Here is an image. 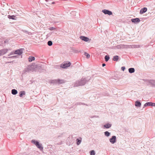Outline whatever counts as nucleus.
I'll list each match as a JSON object with an SVG mask.
<instances>
[{"label":"nucleus","mask_w":155,"mask_h":155,"mask_svg":"<svg viewBox=\"0 0 155 155\" xmlns=\"http://www.w3.org/2000/svg\"><path fill=\"white\" fill-rule=\"evenodd\" d=\"M81 39L85 41H87L89 40V38L85 36H81Z\"/></svg>","instance_id":"9b49d317"},{"label":"nucleus","mask_w":155,"mask_h":155,"mask_svg":"<svg viewBox=\"0 0 155 155\" xmlns=\"http://www.w3.org/2000/svg\"><path fill=\"white\" fill-rule=\"evenodd\" d=\"M125 69V68L124 67H123L121 68V69L123 71H124V70Z\"/></svg>","instance_id":"a878e982"},{"label":"nucleus","mask_w":155,"mask_h":155,"mask_svg":"<svg viewBox=\"0 0 155 155\" xmlns=\"http://www.w3.org/2000/svg\"><path fill=\"white\" fill-rule=\"evenodd\" d=\"M90 154L91 155H95V153L94 150H91L90 152Z\"/></svg>","instance_id":"4be33fe9"},{"label":"nucleus","mask_w":155,"mask_h":155,"mask_svg":"<svg viewBox=\"0 0 155 155\" xmlns=\"http://www.w3.org/2000/svg\"><path fill=\"white\" fill-rule=\"evenodd\" d=\"M52 81V82H51L60 84L64 82L62 80L60 79L53 80Z\"/></svg>","instance_id":"423d86ee"},{"label":"nucleus","mask_w":155,"mask_h":155,"mask_svg":"<svg viewBox=\"0 0 155 155\" xmlns=\"http://www.w3.org/2000/svg\"><path fill=\"white\" fill-rule=\"evenodd\" d=\"M144 106H155V103H153L151 102H147L144 104Z\"/></svg>","instance_id":"7ed1b4c3"},{"label":"nucleus","mask_w":155,"mask_h":155,"mask_svg":"<svg viewBox=\"0 0 155 155\" xmlns=\"http://www.w3.org/2000/svg\"><path fill=\"white\" fill-rule=\"evenodd\" d=\"M85 55L86 56L87 58H89L90 57V55L86 53H85Z\"/></svg>","instance_id":"b1692460"},{"label":"nucleus","mask_w":155,"mask_h":155,"mask_svg":"<svg viewBox=\"0 0 155 155\" xmlns=\"http://www.w3.org/2000/svg\"><path fill=\"white\" fill-rule=\"evenodd\" d=\"M71 64L70 62H68L66 63H64L62 64L61 67L63 68H67L69 67Z\"/></svg>","instance_id":"f03ea898"},{"label":"nucleus","mask_w":155,"mask_h":155,"mask_svg":"<svg viewBox=\"0 0 155 155\" xmlns=\"http://www.w3.org/2000/svg\"><path fill=\"white\" fill-rule=\"evenodd\" d=\"M118 56L116 55L114 57L113 60L114 61H118Z\"/></svg>","instance_id":"f3484780"},{"label":"nucleus","mask_w":155,"mask_h":155,"mask_svg":"<svg viewBox=\"0 0 155 155\" xmlns=\"http://www.w3.org/2000/svg\"><path fill=\"white\" fill-rule=\"evenodd\" d=\"M140 21L139 19L137 18L131 19V21L134 23L139 22Z\"/></svg>","instance_id":"9d476101"},{"label":"nucleus","mask_w":155,"mask_h":155,"mask_svg":"<svg viewBox=\"0 0 155 155\" xmlns=\"http://www.w3.org/2000/svg\"><path fill=\"white\" fill-rule=\"evenodd\" d=\"M8 58H13V56L9 57H8Z\"/></svg>","instance_id":"cd10ccee"},{"label":"nucleus","mask_w":155,"mask_h":155,"mask_svg":"<svg viewBox=\"0 0 155 155\" xmlns=\"http://www.w3.org/2000/svg\"><path fill=\"white\" fill-rule=\"evenodd\" d=\"M32 143L35 144L37 147L40 150H42L43 147L41 146V144H40L38 141H36L34 140H32L31 141Z\"/></svg>","instance_id":"f257e3e1"},{"label":"nucleus","mask_w":155,"mask_h":155,"mask_svg":"<svg viewBox=\"0 0 155 155\" xmlns=\"http://www.w3.org/2000/svg\"><path fill=\"white\" fill-rule=\"evenodd\" d=\"M22 52H23L22 51V49H20L16 50L14 52V54H17L18 55H20L22 54Z\"/></svg>","instance_id":"20e7f679"},{"label":"nucleus","mask_w":155,"mask_h":155,"mask_svg":"<svg viewBox=\"0 0 155 155\" xmlns=\"http://www.w3.org/2000/svg\"><path fill=\"white\" fill-rule=\"evenodd\" d=\"M84 84V83H83V84H80V85H83Z\"/></svg>","instance_id":"c756f323"},{"label":"nucleus","mask_w":155,"mask_h":155,"mask_svg":"<svg viewBox=\"0 0 155 155\" xmlns=\"http://www.w3.org/2000/svg\"><path fill=\"white\" fill-rule=\"evenodd\" d=\"M15 16L13 15H8V18L9 19H15Z\"/></svg>","instance_id":"2eb2a0df"},{"label":"nucleus","mask_w":155,"mask_h":155,"mask_svg":"<svg viewBox=\"0 0 155 155\" xmlns=\"http://www.w3.org/2000/svg\"><path fill=\"white\" fill-rule=\"evenodd\" d=\"M35 58L34 57H30L28 58V61L29 62H31L33 60H34Z\"/></svg>","instance_id":"dca6fc26"},{"label":"nucleus","mask_w":155,"mask_h":155,"mask_svg":"<svg viewBox=\"0 0 155 155\" xmlns=\"http://www.w3.org/2000/svg\"><path fill=\"white\" fill-rule=\"evenodd\" d=\"M105 135L107 137H108L110 135V133L108 132V131H106L105 132Z\"/></svg>","instance_id":"aec40b11"},{"label":"nucleus","mask_w":155,"mask_h":155,"mask_svg":"<svg viewBox=\"0 0 155 155\" xmlns=\"http://www.w3.org/2000/svg\"><path fill=\"white\" fill-rule=\"evenodd\" d=\"M104 127L107 128H109L111 127V125L109 124H106L104 126Z\"/></svg>","instance_id":"6ab92c4d"},{"label":"nucleus","mask_w":155,"mask_h":155,"mask_svg":"<svg viewBox=\"0 0 155 155\" xmlns=\"http://www.w3.org/2000/svg\"><path fill=\"white\" fill-rule=\"evenodd\" d=\"M147 8L145 7H144L142 8L140 11V14H142L143 13L147 11Z\"/></svg>","instance_id":"1a4fd4ad"},{"label":"nucleus","mask_w":155,"mask_h":155,"mask_svg":"<svg viewBox=\"0 0 155 155\" xmlns=\"http://www.w3.org/2000/svg\"><path fill=\"white\" fill-rule=\"evenodd\" d=\"M105 65H105V64H102V66H103V67H104V66H105Z\"/></svg>","instance_id":"c85d7f7f"},{"label":"nucleus","mask_w":155,"mask_h":155,"mask_svg":"<svg viewBox=\"0 0 155 155\" xmlns=\"http://www.w3.org/2000/svg\"><path fill=\"white\" fill-rule=\"evenodd\" d=\"M25 92L24 91H22L20 92L19 96L20 97H22V95H25Z\"/></svg>","instance_id":"a211bd4d"},{"label":"nucleus","mask_w":155,"mask_h":155,"mask_svg":"<svg viewBox=\"0 0 155 155\" xmlns=\"http://www.w3.org/2000/svg\"><path fill=\"white\" fill-rule=\"evenodd\" d=\"M12 94L15 95L17 93V91L16 90L13 89L12 90Z\"/></svg>","instance_id":"ddd939ff"},{"label":"nucleus","mask_w":155,"mask_h":155,"mask_svg":"<svg viewBox=\"0 0 155 155\" xmlns=\"http://www.w3.org/2000/svg\"><path fill=\"white\" fill-rule=\"evenodd\" d=\"M77 145H79L80 143H81V140L77 139Z\"/></svg>","instance_id":"393cba45"},{"label":"nucleus","mask_w":155,"mask_h":155,"mask_svg":"<svg viewBox=\"0 0 155 155\" xmlns=\"http://www.w3.org/2000/svg\"><path fill=\"white\" fill-rule=\"evenodd\" d=\"M48 44L49 46H51L52 44V42L51 41H49L48 42Z\"/></svg>","instance_id":"5701e85b"},{"label":"nucleus","mask_w":155,"mask_h":155,"mask_svg":"<svg viewBox=\"0 0 155 155\" xmlns=\"http://www.w3.org/2000/svg\"><path fill=\"white\" fill-rule=\"evenodd\" d=\"M141 105V104L140 102L138 101L135 102V106L136 107H140Z\"/></svg>","instance_id":"f8f14e48"},{"label":"nucleus","mask_w":155,"mask_h":155,"mask_svg":"<svg viewBox=\"0 0 155 155\" xmlns=\"http://www.w3.org/2000/svg\"><path fill=\"white\" fill-rule=\"evenodd\" d=\"M105 60L106 61H108L109 59V57L108 56L106 55L105 57Z\"/></svg>","instance_id":"412c9836"},{"label":"nucleus","mask_w":155,"mask_h":155,"mask_svg":"<svg viewBox=\"0 0 155 155\" xmlns=\"http://www.w3.org/2000/svg\"><path fill=\"white\" fill-rule=\"evenodd\" d=\"M116 137L115 136H113L112 138L110 139V141L111 143H114L116 142Z\"/></svg>","instance_id":"0eeeda50"},{"label":"nucleus","mask_w":155,"mask_h":155,"mask_svg":"<svg viewBox=\"0 0 155 155\" xmlns=\"http://www.w3.org/2000/svg\"><path fill=\"white\" fill-rule=\"evenodd\" d=\"M102 12L105 14H108L109 15H110L112 14V13L111 11H109L107 10H103Z\"/></svg>","instance_id":"39448f33"},{"label":"nucleus","mask_w":155,"mask_h":155,"mask_svg":"<svg viewBox=\"0 0 155 155\" xmlns=\"http://www.w3.org/2000/svg\"><path fill=\"white\" fill-rule=\"evenodd\" d=\"M46 2L45 3L47 6H49L50 5L52 4H54L55 2H53V1H46Z\"/></svg>","instance_id":"6e6552de"},{"label":"nucleus","mask_w":155,"mask_h":155,"mask_svg":"<svg viewBox=\"0 0 155 155\" xmlns=\"http://www.w3.org/2000/svg\"><path fill=\"white\" fill-rule=\"evenodd\" d=\"M17 56H13V58H16Z\"/></svg>","instance_id":"bb28decb"},{"label":"nucleus","mask_w":155,"mask_h":155,"mask_svg":"<svg viewBox=\"0 0 155 155\" xmlns=\"http://www.w3.org/2000/svg\"><path fill=\"white\" fill-rule=\"evenodd\" d=\"M135 70L134 68H131L129 69V71L130 73H132L134 72Z\"/></svg>","instance_id":"4468645a"}]
</instances>
